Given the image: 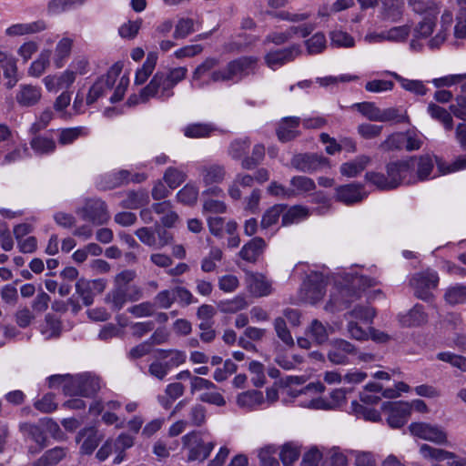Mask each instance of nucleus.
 Wrapping results in <instances>:
<instances>
[{
    "label": "nucleus",
    "mask_w": 466,
    "mask_h": 466,
    "mask_svg": "<svg viewBox=\"0 0 466 466\" xmlns=\"http://www.w3.org/2000/svg\"><path fill=\"white\" fill-rule=\"evenodd\" d=\"M149 201L146 191H129L121 201V207L125 208L136 209L147 205Z\"/></svg>",
    "instance_id": "54"
},
{
    "label": "nucleus",
    "mask_w": 466,
    "mask_h": 466,
    "mask_svg": "<svg viewBox=\"0 0 466 466\" xmlns=\"http://www.w3.org/2000/svg\"><path fill=\"white\" fill-rule=\"evenodd\" d=\"M438 283L439 276L431 269L416 273L410 280L417 298L423 300H429L431 298V290L437 288Z\"/></svg>",
    "instance_id": "12"
},
{
    "label": "nucleus",
    "mask_w": 466,
    "mask_h": 466,
    "mask_svg": "<svg viewBox=\"0 0 466 466\" xmlns=\"http://www.w3.org/2000/svg\"><path fill=\"white\" fill-rule=\"evenodd\" d=\"M419 452L424 460L433 461L436 462L443 461L447 458L453 457L452 451L433 447L426 443H423L420 446Z\"/></svg>",
    "instance_id": "44"
},
{
    "label": "nucleus",
    "mask_w": 466,
    "mask_h": 466,
    "mask_svg": "<svg viewBox=\"0 0 466 466\" xmlns=\"http://www.w3.org/2000/svg\"><path fill=\"white\" fill-rule=\"evenodd\" d=\"M154 211L161 215V222L166 227H172L177 222L178 217L172 209V205L169 201H163L153 205Z\"/></svg>",
    "instance_id": "53"
},
{
    "label": "nucleus",
    "mask_w": 466,
    "mask_h": 466,
    "mask_svg": "<svg viewBox=\"0 0 466 466\" xmlns=\"http://www.w3.org/2000/svg\"><path fill=\"white\" fill-rule=\"evenodd\" d=\"M250 141L247 137L237 138L232 141L228 147V155L235 160L243 159L248 152Z\"/></svg>",
    "instance_id": "60"
},
{
    "label": "nucleus",
    "mask_w": 466,
    "mask_h": 466,
    "mask_svg": "<svg viewBox=\"0 0 466 466\" xmlns=\"http://www.w3.org/2000/svg\"><path fill=\"white\" fill-rule=\"evenodd\" d=\"M315 182L305 176H296L290 179L291 197L304 195L315 189Z\"/></svg>",
    "instance_id": "50"
},
{
    "label": "nucleus",
    "mask_w": 466,
    "mask_h": 466,
    "mask_svg": "<svg viewBox=\"0 0 466 466\" xmlns=\"http://www.w3.org/2000/svg\"><path fill=\"white\" fill-rule=\"evenodd\" d=\"M236 401L240 409L251 411L261 408L265 404V398L261 391L248 390L239 393Z\"/></svg>",
    "instance_id": "29"
},
{
    "label": "nucleus",
    "mask_w": 466,
    "mask_h": 466,
    "mask_svg": "<svg viewBox=\"0 0 466 466\" xmlns=\"http://www.w3.org/2000/svg\"><path fill=\"white\" fill-rule=\"evenodd\" d=\"M200 181L206 187L202 196H217L223 195L222 188L218 186L221 184L227 176V171L224 166L218 164H207L199 167L198 168Z\"/></svg>",
    "instance_id": "7"
},
{
    "label": "nucleus",
    "mask_w": 466,
    "mask_h": 466,
    "mask_svg": "<svg viewBox=\"0 0 466 466\" xmlns=\"http://www.w3.org/2000/svg\"><path fill=\"white\" fill-rule=\"evenodd\" d=\"M80 381L81 374L68 378H63L61 376H52L49 378L51 386L55 383L62 384L64 393L70 396H81Z\"/></svg>",
    "instance_id": "36"
},
{
    "label": "nucleus",
    "mask_w": 466,
    "mask_h": 466,
    "mask_svg": "<svg viewBox=\"0 0 466 466\" xmlns=\"http://www.w3.org/2000/svg\"><path fill=\"white\" fill-rule=\"evenodd\" d=\"M42 83L48 93L69 91L75 81L70 71L66 69L61 72L48 74L43 77Z\"/></svg>",
    "instance_id": "18"
},
{
    "label": "nucleus",
    "mask_w": 466,
    "mask_h": 466,
    "mask_svg": "<svg viewBox=\"0 0 466 466\" xmlns=\"http://www.w3.org/2000/svg\"><path fill=\"white\" fill-rule=\"evenodd\" d=\"M73 40L69 37H63L56 46L53 62L56 68H62L71 55Z\"/></svg>",
    "instance_id": "40"
},
{
    "label": "nucleus",
    "mask_w": 466,
    "mask_h": 466,
    "mask_svg": "<svg viewBox=\"0 0 466 466\" xmlns=\"http://www.w3.org/2000/svg\"><path fill=\"white\" fill-rule=\"evenodd\" d=\"M444 299L452 306L466 303V286L455 285L448 288L444 294Z\"/></svg>",
    "instance_id": "62"
},
{
    "label": "nucleus",
    "mask_w": 466,
    "mask_h": 466,
    "mask_svg": "<svg viewBox=\"0 0 466 466\" xmlns=\"http://www.w3.org/2000/svg\"><path fill=\"white\" fill-rule=\"evenodd\" d=\"M247 289L255 297H265L272 293L271 282L258 272L246 273Z\"/></svg>",
    "instance_id": "25"
},
{
    "label": "nucleus",
    "mask_w": 466,
    "mask_h": 466,
    "mask_svg": "<svg viewBox=\"0 0 466 466\" xmlns=\"http://www.w3.org/2000/svg\"><path fill=\"white\" fill-rule=\"evenodd\" d=\"M356 353V347L350 341L337 339L330 343V349L328 352V359L336 365H344L348 363L349 355Z\"/></svg>",
    "instance_id": "22"
},
{
    "label": "nucleus",
    "mask_w": 466,
    "mask_h": 466,
    "mask_svg": "<svg viewBox=\"0 0 466 466\" xmlns=\"http://www.w3.org/2000/svg\"><path fill=\"white\" fill-rule=\"evenodd\" d=\"M304 382V380L300 377L297 376H289L286 379V383L282 387L281 394L294 399L297 404L300 407L311 409V410H320V408H313L311 406H308L305 403H310V401L314 399H321V397L317 396L319 393L324 391L325 387L320 382H313L308 384L303 389L298 390H293L291 388L292 385H299Z\"/></svg>",
    "instance_id": "4"
},
{
    "label": "nucleus",
    "mask_w": 466,
    "mask_h": 466,
    "mask_svg": "<svg viewBox=\"0 0 466 466\" xmlns=\"http://www.w3.org/2000/svg\"><path fill=\"white\" fill-rule=\"evenodd\" d=\"M291 165L298 170L311 172L328 166V159L316 154H299L294 156Z\"/></svg>",
    "instance_id": "26"
},
{
    "label": "nucleus",
    "mask_w": 466,
    "mask_h": 466,
    "mask_svg": "<svg viewBox=\"0 0 466 466\" xmlns=\"http://www.w3.org/2000/svg\"><path fill=\"white\" fill-rule=\"evenodd\" d=\"M31 148L36 155H48L55 151L56 142L52 137L37 136L30 141Z\"/></svg>",
    "instance_id": "56"
},
{
    "label": "nucleus",
    "mask_w": 466,
    "mask_h": 466,
    "mask_svg": "<svg viewBox=\"0 0 466 466\" xmlns=\"http://www.w3.org/2000/svg\"><path fill=\"white\" fill-rule=\"evenodd\" d=\"M399 320L404 327H415L425 323L427 315L420 305H416L406 314L400 315Z\"/></svg>",
    "instance_id": "43"
},
{
    "label": "nucleus",
    "mask_w": 466,
    "mask_h": 466,
    "mask_svg": "<svg viewBox=\"0 0 466 466\" xmlns=\"http://www.w3.org/2000/svg\"><path fill=\"white\" fill-rule=\"evenodd\" d=\"M50 56L51 50L43 49L38 55L37 58L31 63L27 71L28 75L33 77H39L42 76L49 67Z\"/></svg>",
    "instance_id": "48"
},
{
    "label": "nucleus",
    "mask_w": 466,
    "mask_h": 466,
    "mask_svg": "<svg viewBox=\"0 0 466 466\" xmlns=\"http://www.w3.org/2000/svg\"><path fill=\"white\" fill-rule=\"evenodd\" d=\"M453 20L454 16L452 11L444 9L441 15V28L428 40L427 45L429 48L437 49L446 41Z\"/></svg>",
    "instance_id": "27"
},
{
    "label": "nucleus",
    "mask_w": 466,
    "mask_h": 466,
    "mask_svg": "<svg viewBox=\"0 0 466 466\" xmlns=\"http://www.w3.org/2000/svg\"><path fill=\"white\" fill-rule=\"evenodd\" d=\"M412 28V23H406L400 25H395L385 30L387 42L403 43L409 38Z\"/></svg>",
    "instance_id": "52"
},
{
    "label": "nucleus",
    "mask_w": 466,
    "mask_h": 466,
    "mask_svg": "<svg viewBox=\"0 0 466 466\" xmlns=\"http://www.w3.org/2000/svg\"><path fill=\"white\" fill-rule=\"evenodd\" d=\"M375 317V311L370 307H355L345 314L347 320L346 329L350 338L356 340H368L370 339L369 329Z\"/></svg>",
    "instance_id": "3"
},
{
    "label": "nucleus",
    "mask_w": 466,
    "mask_h": 466,
    "mask_svg": "<svg viewBox=\"0 0 466 466\" xmlns=\"http://www.w3.org/2000/svg\"><path fill=\"white\" fill-rule=\"evenodd\" d=\"M22 431L28 435L31 441L36 443L37 449L29 447L30 453L38 452L46 446V436L40 427L33 424H24L21 426Z\"/></svg>",
    "instance_id": "45"
},
{
    "label": "nucleus",
    "mask_w": 466,
    "mask_h": 466,
    "mask_svg": "<svg viewBox=\"0 0 466 466\" xmlns=\"http://www.w3.org/2000/svg\"><path fill=\"white\" fill-rule=\"evenodd\" d=\"M327 277L322 272L312 271L304 283V299L310 304L322 299L325 294Z\"/></svg>",
    "instance_id": "13"
},
{
    "label": "nucleus",
    "mask_w": 466,
    "mask_h": 466,
    "mask_svg": "<svg viewBox=\"0 0 466 466\" xmlns=\"http://www.w3.org/2000/svg\"><path fill=\"white\" fill-rule=\"evenodd\" d=\"M42 97L41 86L32 84H21L15 93V101L22 107H33Z\"/></svg>",
    "instance_id": "23"
},
{
    "label": "nucleus",
    "mask_w": 466,
    "mask_h": 466,
    "mask_svg": "<svg viewBox=\"0 0 466 466\" xmlns=\"http://www.w3.org/2000/svg\"><path fill=\"white\" fill-rule=\"evenodd\" d=\"M219 60L215 57H208L199 64L191 76V86L193 88H204L213 83H223V80L213 79V75L221 73L222 68L217 69Z\"/></svg>",
    "instance_id": "8"
},
{
    "label": "nucleus",
    "mask_w": 466,
    "mask_h": 466,
    "mask_svg": "<svg viewBox=\"0 0 466 466\" xmlns=\"http://www.w3.org/2000/svg\"><path fill=\"white\" fill-rule=\"evenodd\" d=\"M29 155L26 144L15 147L4 156L0 154V166H6L17 162Z\"/></svg>",
    "instance_id": "59"
},
{
    "label": "nucleus",
    "mask_w": 466,
    "mask_h": 466,
    "mask_svg": "<svg viewBox=\"0 0 466 466\" xmlns=\"http://www.w3.org/2000/svg\"><path fill=\"white\" fill-rule=\"evenodd\" d=\"M218 128L211 123H191L182 128V132L188 138H206L216 135Z\"/></svg>",
    "instance_id": "31"
},
{
    "label": "nucleus",
    "mask_w": 466,
    "mask_h": 466,
    "mask_svg": "<svg viewBox=\"0 0 466 466\" xmlns=\"http://www.w3.org/2000/svg\"><path fill=\"white\" fill-rule=\"evenodd\" d=\"M129 182V172L127 170H117L107 173L101 177L98 186L101 189H110Z\"/></svg>",
    "instance_id": "39"
},
{
    "label": "nucleus",
    "mask_w": 466,
    "mask_h": 466,
    "mask_svg": "<svg viewBox=\"0 0 466 466\" xmlns=\"http://www.w3.org/2000/svg\"><path fill=\"white\" fill-rule=\"evenodd\" d=\"M406 12L404 0H380L379 18L383 22L397 24Z\"/></svg>",
    "instance_id": "17"
},
{
    "label": "nucleus",
    "mask_w": 466,
    "mask_h": 466,
    "mask_svg": "<svg viewBox=\"0 0 466 466\" xmlns=\"http://www.w3.org/2000/svg\"><path fill=\"white\" fill-rule=\"evenodd\" d=\"M80 213L85 220L96 226L103 225L109 219L106 203L100 199L87 200Z\"/></svg>",
    "instance_id": "16"
},
{
    "label": "nucleus",
    "mask_w": 466,
    "mask_h": 466,
    "mask_svg": "<svg viewBox=\"0 0 466 466\" xmlns=\"http://www.w3.org/2000/svg\"><path fill=\"white\" fill-rule=\"evenodd\" d=\"M330 45L338 48H351L355 46L352 35L342 30H334L329 34Z\"/></svg>",
    "instance_id": "61"
},
{
    "label": "nucleus",
    "mask_w": 466,
    "mask_h": 466,
    "mask_svg": "<svg viewBox=\"0 0 466 466\" xmlns=\"http://www.w3.org/2000/svg\"><path fill=\"white\" fill-rule=\"evenodd\" d=\"M306 335L316 344H322L329 339V330L319 320L313 319L306 330Z\"/></svg>",
    "instance_id": "55"
},
{
    "label": "nucleus",
    "mask_w": 466,
    "mask_h": 466,
    "mask_svg": "<svg viewBox=\"0 0 466 466\" xmlns=\"http://www.w3.org/2000/svg\"><path fill=\"white\" fill-rule=\"evenodd\" d=\"M410 434L416 438L433 442L437 445L448 444V433L437 424L428 422H412L409 426Z\"/></svg>",
    "instance_id": "9"
},
{
    "label": "nucleus",
    "mask_w": 466,
    "mask_h": 466,
    "mask_svg": "<svg viewBox=\"0 0 466 466\" xmlns=\"http://www.w3.org/2000/svg\"><path fill=\"white\" fill-rule=\"evenodd\" d=\"M198 194V187L193 183H187L177 193V199L184 205L192 206L196 204Z\"/></svg>",
    "instance_id": "58"
},
{
    "label": "nucleus",
    "mask_w": 466,
    "mask_h": 466,
    "mask_svg": "<svg viewBox=\"0 0 466 466\" xmlns=\"http://www.w3.org/2000/svg\"><path fill=\"white\" fill-rule=\"evenodd\" d=\"M137 273L133 269H125L114 278V288L120 289L129 298L131 302L139 300L143 296L142 289L130 283L136 279Z\"/></svg>",
    "instance_id": "14"
},
{
    "label": "nucleus",
    "mask_w": 466,
    "mask_h": 466,
    "mask_svg": "<svg viewBox=\"0 0 466 466\" xmlns=\"http://www.w3.org/2000/svg\"><path fill=\"white\" fill-rule=\"evenodd\" d=\"M134 445V438L127 433H121L116 439L109 438L97 451L96 457L99 461H105L110 455H115L113 463L120 464L126 460V451Z\"/></svg>",
    "instance_id": "6"
},
{
    "label": "nucleus",
    "mask_w": 466,
    "mask_h": 466,
    "mask_svg": "<svg viewBox=\"0 0 466 466\" xmlns=\"http://www.w3.org/2000/svg\"><path fill=\"white\" fill-rule=\"evenodd\" d=\"M121 73V66L114 65L109 68L106 74L99 76L90 86L87 96L86 104L92 105L100 97L104 96L108 90L111 89Z\"/></svg>",
    "instance_id": "11"
},
{
    "label": "nucleus",
    "mask_w": 466,
    "mask_h": 466,
    "mask_svg": "<svg viewBox=\"0 0 466 466\" xmlns=\"http://www.w3.org/2000/svg\"><path fill=\"white\" fill-rule=\"evenodd\" d=\"M370 157L365 155L359 156L355 159L343 163L340 166V173L348 177H354L361 173L370 164Z\"/></svg>",
    "instance_id": "42"
},
{
    "label": "nucleus",
    "mask_w": 466,
    "mask_h": 466,
    "mask_svg": "<svg viewBox=\"0 0 466 466\" xmlns=\"http://www.w3.org/2000/svg\"><path fill=\"white\" fill-rule=\"evenodd\" d=\"M336 283L330 290L329 299L325 306V310L336 312L343 310L360 298V293L366 288L377 285V280L364 275L343 269L336 274Z\"/></svg>",
    "instance_id": "1"
},
{
    "label": "nucleus",
    "mask_w": 466,
    "mask_h": 466,
    "mask_svg": "<svg viewBox=\"0 0 466 466\" xmlns=\"http://www.w3.org/2000/svg\"><path fill=\"white\" fill-rule=\"evenodd\" d=\"M103 435L95 427H86L82 429L76 437L81 454L90 455L97 448Z\"/></svg>",
    "instance_id": "21"
},
{
    "label": "nucleus",
    "mask_w": 466,
    "mask_h": 466,
    "mask_svg": "<svg viewBox=\"0 0 466 466\" xmlns=\"http://www.w3.org/2000/svg\"><path fill=\"white\" fill-rule=\"evenodd\" d=\"M414 170L415 183L429 178L432 172L434 163L431 156L410 157Z\"/></svg>",
    "instance_id": "32"
},
{
    "label": "nucleus",
    "mask_w": 466,
    "mask_h": 466,
    "mask_svg": "<svg viewBox=\"0 0 466 466\" xmlns=\"http://www.w3.org/2000/svg\"><path fill=\"white\" fill-rule=\"evenodd\" d=\"M346 400V394L343 390H334L330 393V400H327L323 398L314 399L308 403V406L313 408H320L322 410H334L339 407ZM307 405V403H305Z\"/></svg>",
    "instance_id": "35"
},
{
    "label": "nucleus",
    "mask_w": 466,
    "mask_h": 466,
    "mask_svg": "<svg viewBox=\"0 0 466 466\" xmlns=\"http://www.w3.org/2000/svg\"><path fill=\"white\" fill-rule=\"evenodd\" d=\"M382 409L388 413L387 420L391 428L402 427L410 415L409 402H387L383 404Z\"/></svg>",
    "instance_id": "19"
},
{
    "label": "nucleus",
    "mask_w": 466,
    "mask_h": 466,
    "mask_svg": "<svg viewBox=\"0 0 466 466\" xmlns=\"http://www.w3.org/2000/svg\"><path fill=\"white\" fill-rule=\"evenodd\" d=\"M183 447L188 451L187 461H202L206 460L214 448L212 442L205 443L200 431H191L182 438Z\"/></svg>",
    "instance_id": "10"
},
{
    "label": "nucleus",
    "mask_w": 466,
    "mask_h": 466,
    "mask_svg": "<svg viewBox=\"0 0 466 466\" xmlns=\"http://www.w3.org/2000/svg\"><path fill=\"white\" fill-rule=\"evenodd\" d=\"M411 10L418 15L440 14L441 3L438 0H408Z\"/></svg>",
    "instance_id": "49"
},
{
    "label": "nucleus",
    "mask_w": 466,
    "mask_h": 466,
    "mask_svg": "<svg viewBox=\"0 0 466 466\" xmlns=\"http://www.w3.org/2000/svg\"><path fill=\"white\" fill-rule=\"evenodd\" d=\"M47 28L44 20H36L30 23H17L8 26L5 33L7 36L15 37L34 35L45 31Z\"/></svg>",
    "instance_id": "28"
},
{
    "label": "nucleus",
    "mask_w": 466,
    "mask_h": 466,
    "mask_svg": "<svg viewBox=\"0 0 466 466\" xmlns=\"http://www.w3.org/2000/svg\"><path fill=\"white\" fill-rule=\"evenodd\" d=\"M157 58V54L156 52H149L147 54L146 61L136 72L135 83L137 85H142L147 80L156 67Z\"/></svg>",
    "instance_id": "47"
},
{
    "label": "nucleus",
    "mask_w": 466,
    "mask_h": 466,
    "mask_svg": "<svg viewBox=\"0 0 466 466\" xmlns=\"http://www.w3.org/2000/svg\"><path fill=\"white\" fill-rule=\"evenodd\" d=\"M309 215V209L302 206H293L282 215V225L289 226L306 219Z\"/></svg>",
    "instance_id": "57"
},
{
    "label": "nucleus",
    "mask_w": 466,
    "mask_h": 466,
    "mask_svg": "<svg viewBox=\"0 0 466 466\" xmlns=\"http://www.w3.org/2000/svg\"><path fill=\"white\" fill-rule=\"evenodd\" d=\"M365 198L362 193V187L358 184H349L340 186L337 188L338 200L345 204L359 202Z\"/></svg>",
    "instance_id": "34"
},
{
    "label": "nucleus",
    "mask_w": 466,
    "mask_h": 466,
    "mask_svg": "<svg viewBox=\"0 0 466 466\" xmlns=\"http://www.w3.org/2000/svg\"><path fill=\"white\" fill-rule=\"evenodd\" d=\"M420 20L413 27V36L416 39H426L432 35L437 25L439 14L420 15Z\"/></svg>",
    "instance_id": "30"
},
{
    "label": "nucleus",
    "mask_w": 466,
    "mask_h": 466,
    "mask_svg": "<svg viewBox=\"0 0 466 466\" xmlns=\"http://www.w3.org/2000/svg\"><path fill=\"white\" fill-rule=\"evenodd\" d=\"M315 29L312 23L303 24L301 25L290 26L283 32H273L267 35L265 41L275 45H283L292 39L295 35L306 37Z\"/></svg>",
    "instance_id": "20"
},
{
    "label": "nucleus",
    "mask_w": 466,
    "mask_h": 466,
    "mask_svg": "<svg viewBox=\"0 0 466 466\" xmlns=\"http://www.w3.org/2000/svg\"><path fill=\"white\" fill-rule=\"evenodd\" d=\"M187 75L186 66L170 67L167 71L157 72L150 82L141 90L138 96H130L128 104L147 102L150 98L167 101L174 96V87Z\"/></svg>",
    "instance_id": "2"
},
{
    "label": "nucleus",
    "mask_w": 466,
    "mask_h": 466,
    "mask_svg": "<svg viewBox=\"0 0 466 466\" xmlns=\"http://www.w3.org/2000/svg\"><path fill=\"white\" fill-rule=\"evenodd\" d=\"M265 247L266 243L261 238H254L242 247L239 256L248 262H255Z\"/></svg>",
    "instance_id": "37"
},
{
    "label": "nucleus",
    "mask_w": 466,
    "mask_h": 466,
    "mask_svg": "<svg viewBox=\"0 0 466 466\" xmlns=\"http://www.w3.org/2000/svg\"><path fill=\"white\" fill-rule=\"evenodd\" d=\"M386 170L389 177L397 180L396 187L402 184L410 185L415 183L414 170L410 157L389 163Z\"/></svg>",
    "instance_id": "15"
},
{
    "label": "nucleus",
    "mask_w": 466,
    "mask_h": 466,
    "mask_svg": "<svg viewBox=\"0 0 466 466\" xmlns=\"http://www.w3.org/2000/svg\"><path fill=\"white\" fill-rule=\"evenodd\" d=\"M157 359L164 360L168 370L178 367L187 360L185 351L178 350H158Z\"/></svg>",
    "instance_id": "46"
},
{
    "label": "nucleus",
    "mask_w": 466,
    "mask_h": 466,
    "mask_svg": "<svg viewBox=\"0 0 466 466\" xmlns=\"http://www.w3.org/2000/svg\"><path fill=\"white\" fill-rule=\"evenodd\" d=\"M427 113L432 119L441 123L445 130L451 131L453 128L452 116L444 107L431 102L427 106Z\"/></svg>",
    "instance_id": "41"
},
{
    "label": "nucleus",
    "mask_w": 466,
    "mask_h": 466,
    "mask_svg": "<svg viewBox=\"0 0 466 466\" xmlns=\"http://www.w3.org/2000/svg\"><path fill=\"white\" fill-rule=\"evenodd\" d=\"M300 54L299 46L294 45L288 48L270 51L265 56V63L273 70L294 60Z\"/></svg>",
    "instance_id": "24"
},
{
    "label": "nucleus",
    "mask_w": 466,
    "mask_h": 466,
    "mask_svg": "<svg viewBox=\"0 0 466 466\" xmlns=\"http://www.w3.org/2000/svg\"><path fill=\"white\" fill-rule=\"evenodd\" d=\"M258 61L256 56H241L234 59L222 68L221 73L213 75V79L223 80V83H238L256 73Z\"/></svg>",
    "instance_id": "5"
},
{
    "label": "nucleus",
    "mask_w": 466,
    "mask_h": 466,
    "mask_svg": "<svg viewBox=\"0 0 466 466\" xmlns=\"http://www.w3.org/2000/svg\"><path fill=\"white\" fill-rule=\"evenodd\" d=\"M385 74L394 77L404 90L414 95L424 96L428 92V88L421 80L408 79L392 71H386Z\"/></svg>",
    "instance_id": "38"
},
{
    "label": "nucleus",
    "mask_w": 466,
    "mask_h": 466,
    "mask_svg": "<svg viewBox=\"0 0 466 466\" xmlns=\"http://www.w3.org/2000/svg\"><path fill=\"white\" fill-rule=\"evenodd\" d=\"M300 119L295 116L284 117L277 128L278 138L281 142H288L299 135L298 127Z\"/></svg>",
    "instance_id": "33"
},
{
    "label": "nucleus",
    "mask_w": 466,
    "mask_h": 466,
    "mask_svg": "<svg viewBox=\"0 0 466 466\" xmlns=\"http://www.w3.org/2000/svg\"><path fill=\"white\" fill-rule=\"evenodd\" d=\"M128 301H130L129 298L120 289H116L114 287L105 298V302L108 304L114 311H119Z\"/></svg>",
    "instance_id": "63"
},
{
    "label": "nucleus",
    "mask_w": 466,
    "mask_h": 466,
    "mask_svg": "<svg viewBox=\"0 0 466 466\" xmlns=\"http://www.w3.org/2000/svg\"><path fill=\"white\" fill-rule=\"evenodd\" d=\"M66 456V451L56 447L46 452L35 466H53L58 463Z\"/></svg>",
    "instance_id": "64"
},
{
    "label": "nucleus",
    "mask_w": 466,
    "mask_h": 466,
    "mask_svg": "<svg viewBox=\"0 0 466 466\" xmlns=\"http://www.w3.org/2000/svg\"><path fill=\"white\" fill-rule=\"evenodd\" d=\"M248 306V303L246 298L242 295H238L232 299L221 300L218 304L219 311L226 314L237 313L245 309Z\"/></svg>",
    "instance_id": "51"
}]
</instances>
